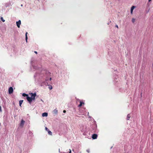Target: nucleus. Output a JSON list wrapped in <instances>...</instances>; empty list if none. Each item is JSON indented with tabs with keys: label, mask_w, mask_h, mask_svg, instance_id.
<instances>
[{
	"label": "nucleus",
	"mask_w": 153,
	"mask_h": 153,
	"mask_svg": "<svg viewBox=\"0 0 153 153\" xmlns=\"http://www.w3.org/2000/svg\"><path fill=\"white\" fill-rule=\"evenodd\" d=\"M51 78H49V80H51Z\"/></svg>",
	"instance_id": "22"
},
{
	"label": "nucleus",
	"mask_w": 153,
	"mask_h": 153,
	"mask_svg": "<svg viewBox=\"0 0 153 153\" xmlns=\"http://www.w3.org/2000/svg\"><path fill=\"white\" fill-rule=\"evenodd\" d=\"M97 137V135L96 134H94L92 135V138L93 139H96Z\"/></svg>",
	"instance_id": "4"
},
{
	"label": "nucleus",
	"mask_w": 153,
	"mask_h": 153,
	"mask_svg": "<svg viewBox=\"0 0 153 153\" xmlns=\"http://www.w3.org/2000/svg\"><path fill=\"white\" fill-rule=\"evenodd\" d=\"M16 24L17 26L19 28L20 27V25H21V22L20 20H19L18 22H16Z\"/></svg>",
	"instance_id": "3"
},
{
	"label": "nucleus",
	"mask_w": 153,
	"mask_h": 153,
	"mask_svg": "<svg viewBox=\"0 0 153 153\" xmlns=\"http://www.w3.org/2000/svg\"><path fill=\"white\" fill-rule=\"evenodd\" d=\"M31 95V97H27V101L30 103L32 101V100H34L35 99V97L36 96V94L35 93H31L30 94Z\"/></svg>",
	"instance_id": "1"
},
{
	"label": "nucleus",
	"mask_w": 153,
	"mask_h": 153,
	"mask_svg": "<svg viewBox=\"0 0 153 153\" xmlns=\"http://www.w3.org/2000/svg\"><path fill=\"white\" fill-rule=\"evenodd\" d=\"M22 96L24 97H28V95L27 94H26L25 93H23L22 94Z\"/></svg>",
	"instance_id": "12"
},
{
	"label": "nucleus",
	"mask_w": 153,
	"mask_h": 153,
	"mask_svg": "<svg viewBox=\"0 0 153 153\" xmlns=\"http://www.w3.org/2000/svg\"><path fill=\"white\" fill-rule=\"evenodd\" d=\"M21 6H22V4H21Z\"/></svg>",
	"instance_id": "27"
},
{
	"label": "nucleus",
	"mask_w": 153,
	"mask_h": 153,
	"mask_svg": "<svg viewBox=\"0 0 153 153\" xmlns=\"http://www.w3.org/2000/svg\"><path fill=\"white\" fill-rule=\"evenodd\" d=\"M34 53L36 54H37V52L36 51H35L34 52Z\"/></svg>",
	"instance_id": "19"
},
{
	"label": "nucleus",
	"mask_w": 153,
	"mask_h": 153,
	"mask_svg": "<svg viewBox=\"0 0 153 153\" xmlns=\"http://www.w3.org/2000/svg\"><path fill=\"white\" fill-rule=\"evenodd\" d=\"M48 80V79H46V81H47Z\"/></svg>",
	"instance_id": "24"
},
{
	"label": "nucleus",
	"mask_w": 153,
	"mask_h": 153,
	"mask_svg": "<svg viewBox=\"0 0 153 153\" xmlns=\"http://www.w3.org/2000/svg\"><path fill=\"white\" fill-rule=\"evenodd\" d=\"M27 32H26L25 34V39L27 41Z\"/></svg>",
	"instance_id": "13"
},
{
	"label": "nucleus",
	"mask_w": 153,
	"mask_h": 153,
	"mask_svg": "<svg viewBox=\"0 0 153 153\" xmlns=\"http://www.w3.org/2000/svg\"><path fill=\"white\" fill-rule=\"evenodd\" d=\"M9 93L10 94H11L13 93V89L12 87L9 88L8 90Z\"/></svg>",
	"instance_id": "2"
},
{
	"label": "nucleus",
	"mask_w": 153,
	"mask_h": 153,
	"mask_svg": "<svg viewBox=\"0 0 153 153\" xmlns=\"http://www.w3.org/2000/svg\"><path fill=\"white\" fill-rule=\"evenodd\" d=\"M115 27H117V28H118V26L117 25H115Z\"/></svg>",
	"instance_id": "18"
},
{
	"label": "nucleus",
	"mask_w": 153,
	"mask_h": 153,
	"mask_svg": "<svg viewBox=\"0 0 153 153\" xmlns=\"http://www.w3.org/2000/svg\"><path fill=\"white\" fill-rule=\"evenodd\" d=\"M48 113H46V112L42 114V116L43 117H47L48 116Z\"/></svg>",
	"instance_id": "8"
},
{
	"label": "nucleus",
	"mask_w": 153,
	"mask_h": 153,
	"mask_svg": "<svg viewBox=\"0 0 153 153\" xmlns=\"http://www.w3.org/2000/svg\"><path fill=\"white\" fill-rule=\"evenodd\" d=\"M135 8V7L134 6H132L131 8V14H132V12H133V11L134 10V9Z\"/></svg>",
	"instance_id": "9"
},
{
	"label": "nucleus",
	"mask_w": 153,
	"mask_h": 153,
	"mask_svg": "<svg viewBox=\"0 0 153 153\" xmlns=\"http://www.w3.org/2000/svg\"><path fill=\"white\" fill-rule=\"evenodd\" d=\"M23 100H21L19 101V105L21 107V105L22 104L23 102Z\"/></svg>",
	"instance_id": "10"
},
{
	"label": "nucleus",
	"mask_w": 153,
	"mask_h": 153,
	"mask_svg": "<svg viewBox=\"0 0 153 153\" xmlns=\"http://www.w3.org/2000/svg\"><path fill=\"white\" fill-rule=\"evenodd\" d=\"M0 111L1 112L2 111L1 109V107L0 106Z\"/></svg>",
	"instance_id": "17"
},
{
	"label": "nucleus",
	"mask_w": 153,
	"mask_h": 153,
	"mask_svg": "<svg viewBox=\"0 0 153 153\" xmlns=\"http://www.w3.org/2000/svg\"><path fill=\"white\" fill-rule=\"evenodd\" d=\"M135 19H134V18L132 19V22L133 23H134L135 22Z\"/></svg>",
	"instance_id": "14"
},
{
	"label": "nucleus",
	"mask_w": 153,
	"mask_h": 153,
	"mask_svg": "<svg viewBox=\"0 0 153 153\" xmlns=\"http://www.w3.org/2000/svg\"><path fill=\"white\" fill-rule=\"evenodd\" d=\"M70 151L69 153H71V149H70Z\"/></svg>",
	"instance_id": "21"
},
{
	"label": "nucleus",
	"mask_w": 153,
	"mask_h": 153,
	"mask_svg": "<svg viewBox=\"0 0 153 153\" xmlns=\"http://www.w3.org/2000/svg\"><path fill=\"white\" fill-rule=\"evenodd\" d=\"M130 114H128L127 117V120H128L130 118Z\"/></svg>",
	"instance_id": "11"
},
{
	"label": "nucleus",
	"mask_w": 153,
	"mask_h": 153,
	"mask_svg": "<svg viewBox=\"0 0 153 153\" xmlns=\"http://www.w3.org/2000/svg\"><path fill=\"white\" fill-rule=\"evenodd\" d=\"M49 88L50 90H51L52 89V87L51 86L50 87H49Z\"/></svg>",
	"instance_id": "16"
},
{
	"label": "nucleus",
	"mask_w": 153,
	"mask_h": 153,
	"mask_svg": "<svg viewBox=\"0 0 153 153\" xmlns=\"http://www.w3.org/2000/svg\"><path fill=\"white\" fill-rule=\"evenodd\" d=\"M87 151L88 152H89V151L87 150Z\"/></svg>",
	"instance_id": "25"
},
{
	"label": "nucleus",
	"mask_w": 153,
	"mask_h": 153,
	"mask_svg": "<svg viewBox=\"0 0 153 153\" xmlns=\"http://www.w3.org/2000/svg\"><path fill=\"white\" fill-rule=\"evenodd\" d=\"M152 0H149V1L150 2Z\"/></svg>",
	"instance_id": "23"
},
{
	"label": "nucleus",
	"mask_w": 153,
	"mask_h": 153,
	"mask_svg": "<svg viewBox=\"0 0 153 153\" xmlns=\"http://www.w3.org/2000/svg\"><path fill=\"white\" fill-rule=\"evenodd\" d=\"M45 130L47 131L48 132V134H49V135H52V132H51L50 131L49 129L47 128L46 127H45Z\"/></svg>",
	"instance_id": "5"
},
{
	"label": "nucleus",
	"mask_w": 153,
	"mask_h": 153,
	"mask_svg": "<svg viewBox=\"0 0 153 153\" xmlns=\"http://www.w3.org/2000/svg\"><path fill=\"white\" fill-rule=\"evenodd\" d=\"M63 113H65L66 112V111L65 110H64L63 111Z\"/></svg>",
	"instance_id": "20"
},
{
	"label": "nucleus",
	"mask_w": 153,
	"mask_h": 153,
	"mask_svg": "<svg viewBox=\"0 0 153 153\" xmlns=\"http://www.w3.org/2000/svg\"><path fill=\"white\" fill-rule=\"evenodd\" d=\"M25 123V121L24 120H22L21 121V123H20V126H23L24 125Z\"/></svg>",
	"instance_id": "6"
},
{
	"label": "nucleus",
	"mask_w": 153,
	"mask_h": 153,
	"mask_svg": "<svg viewBox=\"0 0 153 153\" xmlns=\"http://www.w3.org/2000/svg\"><path fill=\"white\" fill-rule=\"evenodd\" d=\"M1 20L3 22H5V20L3 19V18L2 17H1Z\"/></svg>",
	"instance_id": "15"
},
{
	"label": "nucleus",
	"mask_w": 153,
	"mask_h": 153,
	"mask_svg": "<svg viewBox=\"0 0 153 153\" xmlns=\"http://www.w3.org/2000/svg\"><path fill=\"white\" fill-rule=\"evenodd\" d=\"M87 151L88 152H89V151L87 150Z\"/></svg>",
	"instance_id": "26"
},
{
	"label": "nucleus",
	"mask_w": 153,
	"mask_h": 153,
	"mask_svg": "<svg viewBox=\"0 0 153 153\" xmlns=\"http://www.w3.org/2000/svg\"><path fill=\"white\" fill-rule=\"evenodd\" d=\"M84 103L83 102H82L81 101H80V104L78 105V107H81L82 104H84Z\"/></svg>",
	"instance_id": "7"
}]
</instances>
